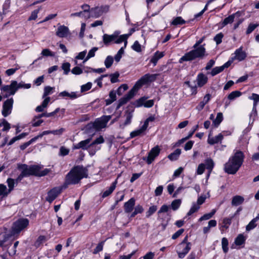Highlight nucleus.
<instances>
[{"label": "nucleus", "mask_w": 259, "mask_h": 259, "mask_svg": "<svg viewBox=\"0 0 259 259\" xmlns=\"http://www.w3.org/2000/svg\"><path fill=\"white\" fill-rule=\"evenodd\" d=\"M16 85L17 81L12 80L10 84L3 86L1 88V91L2 93L5 94L4 97L7 98L10 96L14 95L17 91Z\"/></svg>", "instance_id": "9"}, {"label": "nucleus", "mask_w": 259, "mask_h": 259, "mask_svg": "<svg viewBox=\"0 0 259 259\" xmlns=\"http://www.w3.org/2000/svg\"><path fill=\"white\" fill-rule=\"evenodd\" d=\"M216 212V210L213 209L210 213H206L199 219V221L201 222L204 220H208L211 218Z\"/></svg>", "instance_id": "40"}, {"label": "nucleus", "mask_w": 259, "mask_h": 259, "mask_svg": "<svg viewBox=\"0 0 259 259\" xmlns=\"http://www.w3.org/2000/svg\"><path fill=\"white\" fill-rule=\"evenodd\" d=\"M8 195L7 188L6 186L4 184H0V196L5 197Z\"/></svg>", "instance_id": "52"}, {"label": "nucleus", "mask_w": 259, "mask_h": 259, "mask_svg": "<svg viewBox=\"0 0 259 259\" xmlns=\"http://www.w3.org/2000/svg\"><path fill=\"white\" fill-rule=\"evenodd\" d=\"M119 76L118 72H116L114 73L111 74L109 75L110 77V81L112 83H115L118 81V78Z\"/></svg>", "instance_id": "63"}, {"label": "nucleus", "mask_w": 259, "mask_h": 259, "mask_svg": "<svg viewBox=\"0 0 259 259\" xmlns=\"http://www.w3.org/2000/svg\"><path fill=\"white\" fill-rule=\"evenodd\" d=\"M133 110H127L125 111L122 117L123 119V122L120 124V127L123 128L125 126L131 124L132 119L133 117Z\"/></svg>", "instance_id": "15"}, {"label": "nucleus", "mask_w": 259, "mask_h": 259, "mask_svg": "<svg viewBox=\"0 0 259 259\" xmlns=\"http://www.w3.org/2000/svg\"><path fill=\"white\" fill-rule=\"evenodd\" d=\"M223 70V68L222 66L215 67L212 69L210 74L212 76H213L222 72Z\"/></svg>", "instance_id": "62"}, {"label": "nucleus", "mask_w": 259, "mask_h": 259, "mask_svg": "<svg viewBox=\"0 0 259 259\" xmlns=\"http://www.w3.org/2000/svg\"><path fill=\"white\" fill-rule=\"evenodd\" d=\"M233 218V216L231 218H225L223 220V225L221 226L220 230L222 231L223 228H225L226 229H228L232 222V219Z\"/></svg>", "instance_id": "34"}, {"label": "nucleus", "mask_w": 259, "mask_h": 259, "mask_svg": "<svg viewBox=\"0 0 259 259\" xmlns=\"http://www.w3.org/2000/svg\"><path fill=\"white\" fill-rule=\"evenodd\" d=\"M258 25V24H249L246 31V34L251 33Z\"/></svg>", "instance_id": "59"}, {"label": "nucleus", "mask_w": 259, "mask_h": 259, "mask_svg": "<svg viewBox=\"0 0 259 259\" xmlns=\"http://www.w3.org/2000/svg\"><path fill=\"white\" fill-rule=\"evenodd\" d=\"M205 55V49L203 45L200 46L194 50L185 54L179 60V62L182 63L184 61H190L195 59L197 58H202Z\"/></svg>", "instance_id": "6"}, {"label": "nucleus", "mask_w": 259, "mask_h": 259, "mask_svg": "<svg viewBox=\"0 0 259 259\" xmlns=\"http://www.w3.org/2000/svg\"><path fill=\"white\" fill-rule=\"evenodd\" d=\"M257 116V110H256V107H253L252 111L250 114L249 116V124H250V122L251 121V124L253 123V121H254L255 117Z\"/></svg>", "instance_id": "51"}, {"label": "nucleus", "mask_w": 259, "mask_h": 259, "mask_svg": "<svg viewBox=\"0 0 259 259\" xmlns=\"http://www.w3.org/2000/svg\"><path fill=\"white\" fill-rule=\"evenodd\" d=\"M54 90V88L47 86L44 88V92L42 95V98H45V97H48L47 96L51 95L53 93V91Z\"/></svg>", "instance_id": "41"}, {"label": "nucleus", "mask_w": 259, "mask_h": 259, "mask_svg": "<svg viewBox=\"0 0 259 259\" xmlns=\"http://www.w3.org/2000/svg\"><path fill=\"white\" fill-rule=\"evenodd\" d=\"M157 209V207L155 205L150 206L148 210L146 212V217L148 218H149L151 215L155 212Z\"/></svg>", "instance_id": "56"}, {"label": "nucleus", "mask_w": 259, "mask_h": 259, "mask_svg": "<svg viewBox=\"0 0 259 259\" xmlns=\"http://www.w3.org/2000/svg\"><path fill=\"white\" fill-rule=\"evenodd\" d=\"M157 74H146L136 82L133 88L123 98L119 100L118 108L126 103L133 98L138 90L144 84L156 80Z\"/></svg>", "instance_id": "2"}, {"label": "nucleus", "mask_w": 259, "mask_h": 259, "mask_svg": "<svg viewBox=\"0 0 259 259\" xmlns=\"http://www.w3.org/2000/svg\"><path fill=\"white\" fill-rule=\"evenodd\" d=\"M40 118L39 115L34 117L31 121L32 126L34 127L39 126L44 122L43 120L40 119Z\"/></svg>", "instance_id": "47"}, {"label": "nucleus", "mask_w": 259, "mask_h": 259, "mask_svg": "<svg viewBox=\"0 0 259 259\" xmlns=\"http://www.w3.org/2000/svg\"><path fill=\"white\" fill-rule=\"evenodd\" d=\"M87 54V51L84 50L82 52H81L78 54V55L75 57V64H77V62L76 60H82L84 59V60L85 58V55Z\"/></svg>", "instance_id": "57"}, {"label": "nucleus", "mask_w": 259, "mask_h": 259, "mask_svg": "<svg viewBox=\"0 0 259 259\" xmlns=\"http://www.w3.org/2000/svg\"><path fill=\"white\" fill-rule=\"evenodd\" d=\"M247 57V54L245 52L243 51L242 47H240L239 48L236 49L234 53V56H232V58L235 60H237L238 61H242L244 60Z\"/></svg>", "instance_id": "18"}, {"label": "nucleus", "mask_w": 259, "mask_h": 259, "mask_svg": "<svg viewBox=\"0 0 259 259\" xmlns=\"http://www.w3.org/2000/svg\"><path fill=\"white\" fill-rule=\"evenodd\" d=\"M181 153V150L180 149H176L173 153L168 156V158L172 161L176 160Z\"/></svg>", "instance_id": "36"}, {"label": "nucleus", "mask_w": 259, "mask_h": 259, "mask_svg": "<svg viewBox=\"0 0 259 259\" xmlns=\"http://www.w3.org/2000/svg\"><path fill=\"white\" fill-rule=\"evenodd\" d=\"M210 197L209 192H208L206 194H202L198 197L196 202H193L192 203V206L187 213V216H190L194 213L198 211L200 208V206L203 204L207 198Z\"/></svg>", "instance_id": "8"}, {"label": "nucleus", "mask_w": 259, "mask_h": 259, "mask_svg": "<svg viewBox=\"0 0 259 259\" xmlns=\"http://www.w3.org/2000/svg\"><path fill=\"white\" fill-rule=\"evenodd\" d=\"M256 222L253 219L249 223V224L246 227V230L247 231H249L256 226Z\"/></svg>", "instance_id": "58"}, {"label": "nucleus", "mask_w": 259, "mask_h": 259, "mask_svg": "<svg viewBox=\"0 0 259 259\" xmlns=\"http://www.w3.org/2000/svg\"><path fill=\"white\" fill-rule=\"evenodd\" d=\"M223 139V135L220 133L214 137H210V136H209L207 142L209 144L213 145L221 142Z\"/></svg>", "instance_id": "26"}, {"label": "nucleus", "mask_w": 259, "mask_h": 259, "mask_svg": "<svg viewBox=\"0 0 259 259\" xmlns=\"http://www.w3.org/2000/svg\"><path fill=\"white\" fill-rule=\"evenodd\" d=\"M28 225L29 220L27 219L22 218L15 221L13 224L10 234L6 233L0 234V246L5 249L11 245L12 241L10 238L15 235H18Z\"/></svg>", "instance_id": "1"}, {"label": "nucleus", "mask_w": 259, "mask_h": 259, "mask_svg": "<svg viewBox=\"0 0 259 259\" xmlns=\"http://www.w3.org/2000/svg\"><path fill=\"white\" fill-rule=\"evenodd\" d=\"M125 48H124V46L123 47H121L118 51L117 53L115 55L114 59L116 62H118L120 60L122 56L124 53V49Z\"/></svg>", "instance_id": "53"}, {"label": "nucleus", "mask_w": 259, "mask_h": 259, "mask_svg": "<svg viewBox=\"0 0 259 259\" xmlns=\"http://www.w3.org/2000/svg\"><path fill=\"white\" fill-rule=\"evenodd\" d=\"M242 95V93L239 91H234L232 92L228 96V99L230 101L235 100L236 98H239Z\"/></svg>", "instance_id": "32"}, {"label": "nucleus", "mask_w": 259, "mask_h": 259, "mask_svg": "<svg viewBox=\"0 0 259 259\" xmlns=\"http://www.w3.org/2000/svg\"><path fill=\"white\" fill-rule=\"evenodd\" d=\"M88 176V171L86 168L80 165L74 166L66 175L65 185H75Z\"/></svg>", "instance_id": "3"}, {"label": "nucleus", "mask_w": 259, "mask_h": 259, "mask_svg": "<svg viewBox=\"0 0 259 259\" xmlns=\"http://www.w3.org/2000/svg\"><path fill=\"white\" fill-rule=\"evenodd\" d=\"M93 122L88 123L84 128V132L89 135L93 136L96 132H98Z\"/></svg>", "instance_id": "24"}, {"label": "nucleus", "mask_w": 259, "mask_h": 259, "mask_svg": "<svg viewBox=\"0 0 259 259\" xmlns=\"http://www.w3.org/2000/svg\"><path fill=\"white\" fill-rule=\"evenodd\" d=\"M244 198L239 195H236L233 197L232 200V205L234 206H238L242 204L244 201Z\"/></svg>", "instance_id": "31"}, {"label": "nucleus", "mask_w": 259, "mask_h": 259, "mask_svg": "<svg viewBox=\"0 0 259 259\" xmlns=\"http://www.w3.org/2000/svg\"><path fill=\"white\" fill-rule=\"evenodd\" d=\"M18 168L21 170V172L27 177L31 176L30 166L25 164H18Z\"/></svg>", "instance_id": "23"}, {"label": "nucleus", "mask_w": 259, "mask_h": 259, "mask_svg": "<svg viewBox=\"0 0 259 259\" xmlns=\"http://www.w3.org/2000/svg\"><path fill=\"white\" fill-rule=\"evenodd\" d=\"M182 203L181 199H175L171 203V207L173 210H177L180 207Z\"/></svg>", "instance_id": "45"}, {"label": "nucleus", "mask_w": 259, "mask_h": 259, "mask_svg": "<svg viewBox=\"0 0 259 259\" xmlns=\"http://www.w3.org/2000/svg\"><path fill=\"white\" fill-rule=\"evenodd\" d=\"M105 241H101L99 243L96 248L94 249L93 253L96 254L101 251L103 249V246L104 245Z\"/></svg>", "instance_id": "55"}, {"label": "nucleus", "mask_w": 259, "mask_h": 259, "mask_svg": "<svg viewBox=\"0 0 259 259\" xmlns=\"http://www.w3.org/2000/svg\"><path fill=\"white\" fill-rule=\"evenodd\" d=\"M119 33L118 31H116L112 34H104L103 35V41L104 45L108 46L113 43L119 44L124 42V48H126L127 44V39L130 34L119 35Z\"/></svg>", "instance_id": "5"}, {"label": "nucleus", "mask_w": 259, "mask_h": 259, "mask_svg": "<svg viewBox=\"0 0 259 259\" xmlns=\"http://www.w3.org/2000/svg\"><path fill=\"white\" fill-rule=\"evenodd\" d=\"M185 23H186V21L181 17H177L174 19L171 24L173 25H178Z\"/></svg>", "instance_id": "49"}, {"label": "nucleus", "mask_w": 259, "mask_h": 259, "mask_svg": "<svg viewBox=\"0 0 259 259\" xmlns=\"http://www.w3.org/2000/svg\"><path fill=\"white\" fill-rule=\"evenodd\" d=\"M164 56V53L163 52H156L154 56L152 57L150 60V62L153 64L154 66H155L159 59L162 58Z\"/></svg>", "instance_id": "29"}, {"label": "nucleus", "mask_w": 259, "mask_h": 259, "mask_svg": "<svg viewBox=\"0 0 259 259\" xmlns=\"http://www.w3.org/2000/svg\"><path fill=\"white\" fill-rule=\"evenodd\" d=\"M91 143H92L91 142ZM100 149V146H98L97 145H91V143H90V147L89 148V153L90 155L91 156L94 155L97 151Z\"/></svg>", "instance_id": "37"}, {"label": "nucleus", "mask_w": 259, "mask_h": 259, "mask_svg": "<svg viewBox=\"0 0 259 259\" xmlns=\"http://www.w3.org/2000/svg\"><path fill=\"white\" fill-rule=\"evenodd\" d=\"M2 126H4L2 130L4 132L9 131L11 128L10 124L5 119L0 121V127Z\"/></svg>", "instance_id": "46"}, {"label": "nucleus", "mask_w": 259, "mask_h": 259, "mask_svg": "<svg viewBox=\"0 0 259 259\" xmlns=\"http://www.w3.org/2000/svg\"><path fill=\"white\" fill-rule=\"evenodd\" d=\"M224 37V35L222 32H220L218 34H217L214 37V40L215 41L217 45L220 44L222 41V38Z\"/></svg>", "instance_id": "64"}, {"label": "nucleus", "mask_w": 259, "mask_h": 259, "mask_svg": "<svg viewBox=\"0 0 259 259\" xmlns=\"http://www.w3.org/2000/svg\"><path fill=\"white\" fill-rule=\"evenodd\" d=\"M205 165L206 169L210 173L214 167V163L213 161L210 158H207L205 160Z\"/></svg>", "instance_id": "38"}, {"label": "nucleus", "mask_w": 259, "mask_h": 259, "mask_svg": "<svg viewBox=\"0 0 259 259\" xmlns=\"http://www.w3.org/2000/svg\"><path fill=\"white\" fill-rule=\"evenodd\" d=\"M154 105V102L152 100H150L145 102V100L143 98H141L137 100L135 103V106L136 107H141L144 105V107L149 108L153 106Z\"/></svg>", "instance_id": "21"}, {"label": "nucleus", "mask_w": 259, "mask_h": 259, "mask_svg": "<svg viewBox=\"0 0 259 259\" xmlns=\"http://www.w3.org/2000/svg\"><path fill=\"white\" fill-rule=\"evenodd\" d=\"M244 154L241 151L236 152L224 165V170L228 174L234 175L239 170L243 163Z\"/></svg>", "instance_id": "4"}, {"label": "nucleus", "mask_w": 259, "mask_h": 259, "mask_svg": "<svg viewBox=\"0 0 259 259\" xmlns=\"http://www.w3.org/2000/svg\"><path fill=\"white\" fill-rule=\"evenodd\" d=\"M10 6V0H6L3 6V14L6 15Z\"/></svg>", "instance_id": "61"}, {"label": "nucleus", "mask_w": 259, "mask_h": 259, "mask_svg": "<svg viewBox=\"0 0 259 259\" xmlns=\"http://www.w3.org/2000/svg\"><path fill=\"white\" fill-rule=\"evenodd\" d=\"M160 151V148L157 145L150 150L148 153L147 157L144 158L143 159L146 160L148 164H150L154 161L155 158L159 155Z\"/></svg>", "instance_id": "13"}, {"label": "nucleus", "mask_w": 259, "mask_h": 259, "mask_svg": "<svg viewBox=\"0 0 259 259\" xmlns=\"http://www.w3.org/2000/svg\"><path fill=\"white\" fill-rule=\"evenodd\" d=\"M92 140V138H90L86 140H82L76 144L73 145V149H82L83 150H88Z\"/></svg>", "instance_id": "17"}, {"label": "nucleus", "mask_w": 259, "mask_h": 259, "mask_svg": "<svg viewBox=\"0 0 259 259\" xmlns=\"http://www.w3.org/2000/svg\"><path fill=\"white\" fill-rule=\"evenodd\" d=\"M146 129L147 128L143 125L140 128L134 131L131 133V138H133L135 137L142 135L146 130Z\"/></svg>", "instance_id": "30"}, {"label": "nucleus", "mask_w": 259, "mask_h": 259, "mask_svg": "<svg viewBox=\"0 0 259 259\" xmlns=\"http://www.w3.org/2000/svg\"><path fill=\"white\" fill-rule=\"evenodd\" d=\"M56 35L61 38L67 37L70 35L69 28L64 25L59 26L56 32Z\"/></svg>", "instance_id": "16"}, {"label": "nucleus", "mask_w": 259, "mask_h": 259, "mask_svg": "<svg viewBox=\"0 0 259 259\" xmlns=\"http://www.w3.org/2000/svg\"><path fill=\"white\" fill-rule=\"evenodd\" d=\"M81 8L83 10L82 12H84L85 14H86V15L84 16V18H89L91 16L89 12L90 6L87 4H84L82 6H81Z\"/></svg>", "instance_id": "54"}, {"label": "nucleus", "mask_w": 259, "mask_h": 259, "mask_svg": "<svg viewBox=\"0 0 259 259\" xmlns=\"http://www.w3.org/2000/svg\"><path fill=\"white\" fill-rule=\"evenodd\" d=\"M113 61H114V58L112 56H108L106 57V58L105 59V61H104V64H105V66H106V67L107 68H110L112 66V65L113 63Z\"/></svg>", "instance_id": "48"}, {"label": "nucleus", "mask_w": 259, "mask_h": 259, "mask_svg": "<svg viewBox=\"0 0 259 259\" xmlns=\"http://www.w3.org/2000/svg\"><path fill=\"white\" fill-rule=\"evenodd\" d=\"M31 176L43 177L47 175L51 171L49 168H45L41 170V167L39 165H30Z\"/></svg>", "instance_id": "12"}, {"label": "nucleus", "mask_w": 259, "mask_h": 259, "mask_svg": "<svg viewBox=\"0 0 259 259\" xmlns=\"http://www.w3.org/2000/svg\"><path fill=\"white\" fill-rule=\"evenodd\" d=\"M16 89L18 90L19 89H28L31 88V84L30 83H25L23 81L18 82L17 81Z\"/></svg>", "instance_id": "50"}, {"label": "nucleus", "mask_w": 259, "mask_h": 259, "mask_svg": "<svg viewBox=\"0 0 259 259\" xmlns=\"http://www.w3.org/2000/svg\"><path fill=\"white\" fill-rule=\"evenodd\" d=\"M98 50V47H94L91 49L85 59L83 60V63H84L86 61L89 60L90 58L94 57L95 56L96 52Z\"/></svg>", "instance_id": "35"}, {"label": "nucleus", "mask_w": 259, "mask_h": 259, "mask_svg": "<svg viewBox=\"0 0 259 259\" xmlns=\"http://www.w3.org/2000/svg\"><path fill=\"white\" fill-rule=\"evenodd\" d=\"M59 96L64 98H69L70 99H75L80 96V94L76 92H72L69 93L66 91L60 92L59 94Z\"/></svg>", "instance_id": "19"}, {"label": "nucleus", "mask_w": 259, "mask_h": 259, "mask_svg": "<svg viewBox=\"0 0 259 259\" xmlns=\"http://www.w3.org/2000/svg\"><path fill=\"white\" fill-rule=\"evenodd\" d=\"M207 76L202 73H199L196 78L197 85L198 87L201 88L204 86L207 82Z\"/></svg>", "instance_id": "20"}, {"label": "nucleus", "mask_w": 259, "mask_h": 259, "mask_svg": "<svg viewBox=\"0 0 259 259\" xmlns=\"http://www.w3.org/2000/svg\"><path fill=\"white\" fill-rule=\"evenodd\" d=\"M117 184V180H115L111 185V186L102 194V197L105 198L110 195L116 188Z\"/></svg>", "instance_id": "27"}, {"label": "nucleus", "mask_w": 259, "mask_h": 259, "mask_svg": "<svg viewBox=\"0 0 259 259\" xmlns=\"http://www.w3.org/2000/svg\"><path fill=\"white\" fill-rule=\"evenodd\" d=\"M69 149L65 147L64 146H61L59 150V155L62 156H66L69 154Z\"/></svg>", "instance_id": "60"}, {"label": "nucleus", "mask_w": 259, "mask_h": 259, "mask_svg": "<svg viewBox=\"0 0 259 259\" xmlns=\"http://www.w3.org/2000/svg\"><path fill=\"white\" fill-rule=\"evenodd\" d=\"M111 118V115H104L102 116L100 118H97L93 123L97 131H99L103 128H105L106 126L107 122Z\"/></svg>", "instance_id": "10"}, {"label": "nucleus", "mask_w": 259, "mask_h": 259, "mask_svg": "<svg viewBox=\"0 0 259 259\" xmlns=\"http://www.w3.org/2000/svg\"><path fill=\"white\" fill-rule=\"evenodd\" d=\"M246 238L244 236L243 234H239L235 238L234 243L237 246H241L244 245L245 242Z\"/></svg>", "instance_id": "28"}, {"label": "nucleus", "mask_w": 259, "mask_h": 259, "mask_svg": "<svg viewBox=\"0 0 259 259\" xmlns=\"http://www.w3.org/2000/svg\"><path fill=\"white\" fill-rule=\"evenodd\" d=\"M135 199L134 198H131L128 201L126 202L124 204V211L126 213H130L134 209L135 205Z\"/></svg>", "instance_id": "22"}, {"label": "nucleus", "mask_w": 259, "mask_h": 259, "mask_svg": "<svg viewBox=\"0 0 259 259\" xmlns=\"http://www.w3.org/2000/svg\"><path fill=\"white\" fill-rule=\"evenodd\" d=\"M228 244L229 242L227 238L226 237H223L222 239V247L224 252L225 253H227L229 250Z\"/></svg>", "instance_id": "43"}, {"label": "nucleus", "mask_w": 259, "mask_h": 259, "mask_svg": "<svg viewBox=\"0 0 259 259\" xmlns=\"http://www.w3.org/2000/svg\"><path fill=\"white\" fill-rule=\"evenodd\" d=\"M7 183L8 186L7 189L8 194H9L14 188L16 185H17L15 180L12 178H8L7 180Z\"/></svg>", "instance_id": "33"}, {"label": "nucleus", "mask_w": 259, "mask_h": 259, "mask_svg": "<svg viewBox=\"0 0 259 259\" xmlns=\"http://www.w3.org/2000/svg\"><path fill=\"white\" fill-rule=\"evenodd\" d=\"M14 100L12 98L6 100L3 104L2 114L4 117H7L12 113Z\"/></svg>", "instance_id": "11"}, {"label": "nucleus", "mask_w": 259, "mask_h": 259, "mask_svg": "<svg viewBox=\"0 0 259 259\" xmlns=\"http://www.w3.org/2000/svg\"><path fill=\"white\" fill-rule=\"evenodd\" d=\"M61 190L60 187H55L51 189L48 193V196L46 198V200L51 203L61 193Z\"/></svg>", "instance_id": "14"}, {"label": "nucleus", "mask_w": 259, "mask_h": 259, "mask_svg": "<svg viewBox=\"0 0 259 259\" xmlns=\"http://www.w3.org/2000/svg\"><path fill=\"white\" fill-rule=\"evenodd\" d=\"M211 98V95L209 94H207L204 97L202 101H201L198 106L196 107V109L198 111L202 110L204 106L209 101Z\"/></svg>", "instance_id": "25"}, {"label": "nucleus", "mask_w": 259, "mask_h": 259, "mask_svg": "<svg viewBox=\"0 0 259 259\" xmlns=\"http://www.w3.org/2000/svg\"><path fill=\"white\" fill-rule=\"evenodd\" d=\"M223 120V115L222 113L219 112L217 114L216 118L213 120V124L214 126L217 127L218 126L221 122Z\"/></svg>", "instance_id": "39"}, {"label": "nucleus", "mask_w": 259, "mask_h": 259, "mask_svg": "<svg viewBox=\"0 0 259 259\" xmlns=\"http://www.w3.org/2000/svg\"><path fill=\"white\" fill-rule=\"evenodd\" d=\"M234 20V16L230 15L228 17L226 18L222 22L221 25L222 27H223L229 24H231Z\"/></svg>", "instance_id": "44"}, {"label": "nucleus", "mask_w": 259, "mask_h": 259, "mask_svg": "<svg viewBox=\"0 0 259 259\" xmlns=\"http://www.w3.org/2000/svg\"><path fill=\"white\" fill-rule=\"evenodd\" d=\"M191 248V243L188 242V237L186 236L182 242L177 245L176 251L180 258H183Z\"/></svg>", "instance_id": "7"}, {"label": "nucleus", "mask_w": 259, "mask_h": 259, "mask_svg": "<svg viewBox=\"0 0 259 259\" xmlns=\"http://www.w3.org/2000/svg\"><path fill=\"white\" fill-rule=\"evenodd\" d=\"M248 99L253 101V107H256L257 104L259 103V95L252 93L251 96L248 97Z\"/></svg>", "instance_id": "42"}]
</instances>
